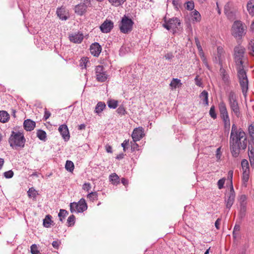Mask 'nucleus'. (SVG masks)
Listing matches in <instances>:
<instances>
[{"label":"nucleus","mask_w":254,"mask_h":254,"mask_svg":"<svg viewBox=\"0 0 254 254\" xmlns=\"http://www.w3.org/2000/svg\"><path fill=\"white\" fill-rule=\"evenodd\" d=\"M245 48L241 45L236 46L234 49V59L236 68L237 71V76L239 80L242 92L246 95L248 89V79L246 71L243 65L244 63V55Z\"/></svg>","instance_id":"nucleus-1"},{"label":"nucleus","mask_w":254,"mask_h":254,"mask_svg":"<svg viewBox=\"0 0 254 254\" xmlns=\"http://www.w3.org/2000/svg\"><path fill=\"white\" fill-rule=\"evenodd\" d=\"M247 139L245 132L242 128H238L235 124H233L230 137V146L232 155L237 157L240 150H245L247 146Z\"/></svg>","instance_id":"nucleus-2"},{"label":"nucleus","mask_w":254,"mask_h":254,"mask_svg":"<svg viewBox=\"0 0 254 254\" xmlns=\"http://www.w3.org/2000/svg\"><path fill=\"white\" fill-rule=\"evenodd\" d=\"M228 101L232 115H234L238 118L242 116L240 107L238 103V98L236 93L231 91L228 94Z\"/></svg>","instance_id":"nucleus-3"},{"label":"nucleus","mask_w":254,"mask_h":254,"mask_svg":"<svg viewBox=\"0 0 254 254\" xmlns=\"http://www.w3.org/2000/svg\"><path fill=\"white\" fill-rule=\"evenodd\" d=\"M26 140L22 132L12 131L9 138L8 142L12 148H23L24 146Z\"/></svg>","instance_id":"nucleus-4"},{"label":"nucleus","mask_w":254,"mask_h":254,"mask_svg":"<svg viewBox=\"0 0 254 254\" xmlns=\"http://www.w3.org/2000/svg\"><path fill=\"white\" fill-rule=\"evenodd\" d=\"M134 22L131 19L125 15L119 23V28L121 32L124 34L130 33L133 28Z\"/></svg>","instance_id":"nucleus-5"},{"label":"nucleus","mask_w":254,"mask_h":254,"mask_svg":"<svg viewBox=\"0 0 254 254\" xmlns=\"http://www.w3.org/2000/svg\"><path fill=\"white\" fill-rule=\"evenodd\" d=\"M70 210L71 213H81L87 209V204L85 199L81 198L78 202H71L70 203Z\"/></svg>","instance_id":"nucleus-6"},{"label":"nucleus","mask_w":254,"mask_h":254,"mask_svg":"<svg viewBox=\"0 0 254 254\" xmlns=\"http://www.w3.org/2000/svg\"><path fill=\"white\" fill-rule=\"evenodd\" d=\"M164 23L163 26L166 29L175 31L181 24L180 20L177 17H173L167 19L166 17L164 18Z\"/></svg>","instance_id":"nucleus-7"},{"label":"nucleus","mask_w":254,"mask_h":254,"mask_svg":"<svg viewBox=\"0 0 254 254\" xmlns=\"http://www.w3.org/2000/svg\"><path fill=\"white\" fill-rule=\"evenodd\" d=\"M95 71L96 79L98 82H104L109 77V75L103 65L96 66L95 68Z\"/></svg>","instance_id":"nucleus-8"},{"label":"nucleus","mask_w":254,"mask_h":254,"mask_svg":"<svg viewBox=\"0 0 254 254\" xmlns=\"http://www.w3.org/2000/svg\"><path fill=\"white\" fill-rule=\"evenodd\" d=\"M232 35L235 37H242L244 35V28L242 23L239 21H235L232 26Z\"/></svg>","instance_id":"nucleus-9"},{"label":"nucleus","mask_w":254,"mask_h":254,"mask_svg":"<svg viewBox=\"0 0 254 254\" xmlns=\"http://www.w3.org/2000/svg\"><path fill=\"white\" fill-rule=\"evenodd\" d=\"M235 198V193L233 186L230 187V191L228 192L225 193V203H226V206L227 208L230 209L231 206L234 203Z\"/></svg>","instance_id":"nucleus-10"},{"label":"nucleus","mask_w":254,"mask_h":254,"mask_svg":"<svg viewBox=\"0 0 254 254\" xmlns=\"http://www.w3.org/2000/svg\"><path fill=\"white\" fill-rule=\"evenodd\" d=\"M114 27V23L111 20H106L100 26L103 33H107L111 31Z\"/></svg>","instance_id":"nucleus-11"},{"label":"nucleus","mask_w":254,"mask_h":254,"mask_svg":"<svg viewBox=\"0 0 254 254\" xmlns=\"http://www.w3.org/2000/svg\"><path fill=\"white\" fill-rule=\"evenodd\" d=\"M143 135L144 134L142 128L138 127L134 129L131 134V137L133 141L136 142L140 140L143 137Z\"/></svg>","instance_id":"nucleus-12"},{"label":"nucleus","mask_w":254,"mask_h":254,"mask_svg":"<svg viewBox=\"0 0 254 254\" xmlns=\"http://www.w3.org/2000/svg\"><path fill=\"white\" fill-rule=\"evenodd\" d=\"M59 131L64 141H67L69 139V132L66 125H62L60 126L59 127Z\"/></svg>","instance_id":"nucleus-13"},{"label":"nucleus","mask_w":254,"mask_h":254,"mask_svg":"<svg viewBox=\"0 0 254 254\" xmlns=\"http://www.w3.org/2000/svg\"><path fill=\"white\" fill-rule=\"evenodd\" d=\"M225 60L224 51L221 47L217 48V55L215 58L216 62H218L221 67L222 66L223 62Z\"/></svg>","instance_id":"nucleus-14"},{"label":"nucleus","mask_w":254,"mask_h":254,"mask_svg":"<svg viewBox=\"0 0 254 254\" xmlns=\"http://www.w3.org/2000/svg\"><path fill=\"white\" fill-rule=\"evenodd\" d=\"M101 50V47L98 43H93L90 46V53L94 56L98 57L100 54Z\"/></svg>","instance_id":"nucleus-15"},{"label":"nucleus","mask_w":254,"mask_h":254,"mask_svg":"<svg viewBox=\"0 0 254 254\" xmlns=\"http://www.w3.org/2000/svg\"><path fill=\"white\" fill-rule=\"evenodd\" d=\"M35 122L31 120L30 119H27L24 121L23 123L24 127L27 131H31L33 130L35 127Z\"/></svg>","instance_id":"nucleus-16"},{"label":"nucleus","mask_w":254,"mask_h":254,"mask_svg":"<svg viewBox=\"0 0 254 254\" xmlns=\"http://www.w3.org/2000/svg\"><path fill=\"white\" fill-rule=\"evenodd\" d=\"M69 40L71 42L74 43H80L83 39L82 34L77 33L69 36Z\"/></svg>","instance_id":"nucleus-17"},{"label":"nucleus","mask_w":254,"mask_h":254,"mask_svg":"<svg viewBox=\"0 0 254 254\" xmlns=\"http://www.w3.org/2000/svg\"><path fill=\"white\" fill-rule=\"evenodd\" d=\"M170 89L172 90L176 89L177 88L181 87L182 85L181 80L178 78H173L170 84Z\"/></svg>","instance_id":"nucleus-18"},{"label":"nucleus","mask_w":254,"mask_h":254,"mask_svg":"<svg viewBox=\"0 0 254 254\" xmlns=\"http://www.w3.org/2000/svg\"><path fill=\"white\" fill-rule=\"evenodd\" d=\"M218 109L220 116L228 115L226 105L224 101H221L218 104Z\"/></svg>","instance_id":"nucleus-19"},{"label":"nucleus","mask_w":254,"mask_h":254,"mask_svg":"<svg viewBox=\"0 0 254 254\" xmlns=\"http://www.w3.org/2000/svg\"><path fill=\"white\" fill-rule=\"evenodd\" d=\"M74 10L75 13L78 15H81L86 11V5L84 3H80L75 7Z\"/></svg>","instance_id":"nucleus-20"},{"label":"nucleus","mask_w":254,"mask_h":254,"mask_svg":"<svg viewBox=\"0 0 254 254\" xmlns=\"http://www.w3.org/2000/svg\"><path fill=\"white\" fill-rule=\"evenodd\" d=\"M57 14L60 19L62 20H66L68 18L65 13L64 8L63 7L58 8L57 10Z\"/></svg>","instance_id":"nucleus-21"},{"label":"nucleus","mask_w":254,"mask_h":254,"mask_svg":"<svg viewBox=\"0 0 254 254\" xmlns=\"http://www.w3.org/2000/svg\"><path fill=\"white\" fill-rule=\"evenodd\" d=\"M106 106V104L104 102H99L95 107V112L97 114H99L104 110Z\"/></svg>","instance_id":"nucleus-22"},{"label":"nucleus","mask_w":254,"mask_h":254,"mask_svg":"<svg viewBox=\"0 0 254 254\" xmlns=\"http://www.w3.org/2000/svg\"><path fill=\"white\" fill-rule=\"evenodd\" d=\"M9 118V115L7 112L4 111H0V122L1 123L6 122Z\"/></svg>","instance_id":"nucleus-23"},{"label":"nucleus","mask_w":254,"mask_h":254,"mask_svg":"<svg viewBox=\"0 0 254 254\" xmlns=\"http://www.w3.org/2000/svg\"><path fill=\"white\" fill-rule=\"evenodd\" d=\"M247 10L249 13L254 16V0H250L247 3Z\"/></svg>","instance_id":"nucleus-24"},{"label":"nucleus","mask_w":254,"mask_h":254,"mask_svg":"<svg viewBox=\"0 0 254 254\" xmlns=\"http://www.w3.org/2000/svg\"><path fill=\"white\" fill-rule=\"evenodd\" d=\"M200 98L203 100L205 105H208V94L206 90H203L200 94Z\"/></svg>","instance_id":"nucleus-25"},{"label":"nucleus","mask_w":254,"mask_h":254,"mask_svg":"<svg viewBox=\"0 0 254 254\" xmlns=\"http://www.w3.org/2000/svg\"><path fill=\"white\" fill-rule=\"evenodd\" d=\"M109 180L113 185H117L119 183V177L116 173H112L110 175Z\"/></svg>","instance_id":"nucleus-26"},{"label":"nucleus","mask_w":254,"mask_h":254,"mask_svg":"<svg viewBox=\"0 0 254 254\" xmlns=\"http://www.w3.org/2000/svg\"><path fill=\"white\" fill-rule=\"evenodd\" d=\"M52 216L50 215L46 216L45 219L43 220V225L45 227L49 228L51 225V223L53 221L51 220Z\"/></svg>","instance_id":"nucleus-27"},{"label":"nucleus","mask_w":254,"mask_h":254,"mask_svg":"<svg viewBox=\"0 0 254 254\" xmlns=\"http://www.w3.org/2000/svg\"><path fill=\"white\" fill-rule=\"evenodd\" d=\"M37 136L41 140L45 141L46 138V133L45 131L39 129L37 132Z\"/></svg>","instance_id":"nucleus-28"},{"label":"nucleus","mask_w":254,"mask_h":254,"mask_svg":"<svg viewBox=\"0 0 254 254\" xmlns=\"http://www.w3.org/2000/svg\"><path fill=\"white\" fill-rule=\"evenodd\" d=\"M249 157L250 163L252 167L254 168V149L252 148L251 150H250V148H249Z\"/></svg>","instance_id":"nucleus-29"},{"label":"nucleus","mask_w":254,"mask_h":254,"mask_svg":"<svg viewBox=\"0 0 254 254\" xmlns=\"http://www.w3.org/2000/svg\"><path fill=\"white\" fill-rule=\"evenodd\" d=\"M220 71L221 72V76L223 80L226 83H227L229 82V76L227 73L226 72L225 70L221 67L220 69Z\"/></svg>","instance_id":"nucleus-30"},{"label":"nucleus","mask_w":254,"mask_h":254,"mask_svg":"<svg viewBox=\"0 0 254 254\" xmlns=\"http://www.w3.org/2000/svg\"><path fill=\"white\" fill-rule=\"evenodd\" d=\"M87 197L90 201H94L98 199V193L96 191L90 192L87 194Z\"/></svg>","instance_id":"nucleus-31"},{"label":"nucleus","mask_w":254,"mask_h":254,"mask_svg":"<svg viewBox=\"0 0 254 254\" xmlns=\"http://www.w3.org/2000/svg\"><path fill=\"white\" fill-rule=\"evenodd\" d=\"M126 0H108L109 2L113 6H119L122 5Z\"/></svg>","instance_id":"nucleus-32"},{"label":"nucleus","mask_w":254,"mask_h":254,"mask_svg":"<svg viewBox=\"0 0 254 254\" xmlns=\"http://www.w3.org/2000/svg\"><path fill=\"white\" fill-rule=\"evenodd\" d=\"M65 168L66 170L69 172H72L74 169V164L71 161L67 160L66 162Z\"/></svg>","instance_id":"nucleus-33"},{"label":"nucleus","mask_w":254,"mask_h":254,"mask_svg":"<svg viewBox=\"0 0 254 254\" xmlns=\"http://www.w3.org/2000/svg\"><path fill=\"white\" fill-rule=\"evenodd\" d=\"M68 212L64 209H60V212L58 214V216L60 218V220L61 222L63 221V220L67 215Z\"/></svg>","instance_id":"nucleus-34"},{"label":"nucleus","mask_w":254,"mask_h":254,"mask_svg":"<svg viewBox=\"0 0 254 254\" xmlns=\"http://www.w3.org/2000/svg\"><path fill=\"white\" fill-rule=\"evenodd\" d=\"M89 62L88 58L84 57L81 59L80 61V66L82 68H86L87 66V64Z\"/></svg>","instance_id":"nucleus-35"},{"label":"nucleus","mask_w":254,"mask_h":254,"mask_svg":"<svg viewBox=\"0 0 254 254\" xmlns=\"http://www.w3.org/2000/svg\"><path fill=\"white\" fill-rule=\"evenodd\" d=\"M107 104L110 108L116 109L118 104V102L115 100H110L107 102Z\"/></svg>","instance_id":"nucleus-36"},{"label":"nucleus","mask_w":254,"mask_h":254,"mask_svg":"<svg viewBox=\"0 0 254 254\" xmlns=\"http://www.w3.org/2000/svg\"><path fill=\"white\" fill-rule=\"evenodd\" d=\"M241 165L243 169V171H250L249 170V164L248 161L246 159L242 160L241 162Z\"/></svg>","instance_id":"nucleus-37"},{"label":"nucleus","mask_w":254,"mask_h":254,"mask_svg":"<svg viewBox=\"0 0 254 254\" xmlns=\"http://www.w3.org/2000/svg\"><path fill=\"white\" fill-rule=\"evenodd\" d=\"M29 197L35 198L38 195L37 191L33 188H31L27 191Z\"/></svg>","instance_id":"nucleus-38"},{"label":"nucleus","mask_w":254,"mask_h":254,"mask_svg":"<svg viewBox=\"0 0 254 254\" xmlns=\"http://www.w3.org/2000/svg\"><path fill=\"white\" fill-rule=\"evenodd\" d=\"M192 13L193 14L192 15V17L193 21H199L201 19V16L199 13L197 11L194 10V11L192 12Z\"/></svg>","instance_id":"nucleus-39"},{"label":"nucleus","mask_w":254,"mask_h":254,"mask_svg":"<svg viewBox=\"0 0 254 254\" xmlns=\"http://www.w3.org/2000/svg\"><path fill=\"white\" fill-rule=\"evenodd\" d=\"M247 210V203H240V213L241 217H243L245 215Z\"/></svg>","instance_id":"nucleus-40"},{"label":"nucleus","mask_w":254,"mask_h":254,"mask_svg":"<svg viewBox=\"0 0 254 254\" xmlns=\"http://www.w3.org/2000/svg\"><path fill=\"white\" fill-rule=\"evenodd\" d=\"M75 217L74 215H71L68 217L67 220V223L68 226H72L74 225L75 223Z\"/></svg>","instance_id":"nucleus-41"},{"label":"nucleus","mask_w":254,"mask_h":254,"mask_svg":"<svg viewBox=\"0 0 254 254\" xmlns=\"http://www.w3.org/2000/svg\"><path fill=\"white\" fill-rule=\"evenodd\" d=\"M250 171H244L242 174V180L244 184L248 182L249 179Z\"/></svg>","instance_id":"nucleus-42"},{"label":"nucleus","mask_w":254,"mask_h":254,"mask_svg":"<svg viewBox=\"0 0 254 254\" xmlns=\"http://www.w3.org/2000/svg\"><path fill=\"white\" fill-rule=\"evenodd\" d=\"M31 253L32 254H41L40 251L38 250V248L36 245L33 244L31 247Z\"/></svg>","instance_id":"nucleus-43"},{"label":"nucleus","mask_w":254,"mask_h":254,"mask_svg":"<svg viewBox=\"0 0 254 254\" xmlns=\"http://www.w3.org/2000/svg\"><path fill=\"white\" fill-rule=\"evenodd\" d=\"M210 116L213 119H215L217 118V114L215 113V106H212L209 110Z\"/></svg>","instance_id":"nucleus-44"},{"label":"nucleus","mask_w":254,"mask_h":254,"mask_svg":"<svg viewBox=\"0 0 254 254\" xmlns=\"http://www.w3.org/2000/svg\"><path fill=\"white\" fill-rule=\"evenodd\" d=\"M117 113L121 115H125L127 114V111L123 106H120L117 110Z\"/></svg>","instance_id":"nucleus-45"},{"label":"nucleus","mask_w":254,"mask_h":254,"mask_svg":"<svg viewBox=\"0 0 254 254\" xmlns=\"http://www.w3.org/2000/svg\"><path fill=\"white\" fill-rule=\"evenodd\" d=\"M199 55L201 58V60L202 61L203 64H205V65L208 68L209 67V65H208V64L207 63V60L204 56V54L203 53V51H202L201 52H199Z\"/></svg>","instance_id":"nucleus-46"},{"label":"nucleus","mask_w":254,"mask_h":254,"mask_svg":"<svg viewBox=\"0 0 254 254\" xmlns=\"http://www.w3.org/2000/svg\"><path fill=\"white\" fill-rule=\"evenodd\" d=\"M249 49L250 54L254 56V40H252L250 42Z\"/></svg>","instance_id":"nucleus-47"},{"label":"nucleus","mask_w":254,"mask_h":254,"mask_svg":"<svg viewBox=\"0 0 254 254\" xmlns=\"http://www.w3.org/2000/svg\"><path fill=\"white\" fill-rule=\"evenodd\" d=\"M14 173L12 170H9L3 173V175L6 179H10L13 176Z\"/></svg>","instance_id":"nucleus-48"},{"label":"nucleus","mask_w":254,"mask_h":254,"mask_svg":"<svg viewBox=\"0 0 254 254\" xmlns=\"http://www.w3.org/2000/svg\"><path fill=\"white\" fill-rule=\"evenodd\" d=\"M225 182V179L224 178L220 179L217 182V186L219 189L221 190L224 187V185Z\"/></svg>","instance_id":"nucleus-49"},{"label":"nucleus","mask_w":254,"mask_h":254,"mask_svg":"<svg viewBox=\"0 0 254 254\" xmlns=\"http://www.w3.org/2000/svg\"><path fill=\"white\" fill-rule=\"evenodd\" d=\"M186 8L189 10H191L194 8V3L192 1H188L186 3Z\"/></svg>","instance_id":"nucleus-50"},{"label":"nucleus","mask_w":254,"mask_h":254,"mask_svg":"<svg viewBox=\"0 0 254 254\" xmlns=\"http://www.w3.org/2000/svg\"><path fill=\"white\" fill-rule=\"evenodd\" d=\"M194 80H195V84L197 86H198L199 87H201L202 86V83L201 79L200 78L198 75H197L195 77V78L194 79Z\"/></svg>","instance_id":"nucleus-51"},{"label":"nucleus","mask_w":254,"mask_h":254,"mask_svg":"<svg viewBox=\"0 0 254 254\" xmlns=\"http://www.w3.org/2000/svg\"><path fill=\"white\" fill-rule=\"evenodd\" d=\"M233 171L232 170H230L228 172V179L229 180L230 183V187L233 186Z\"/></svg>","instance_id":"nucleus-52"},{"label":"nucleus","mask_w":254,"mask_h":254,"mask_svg":"<svg viewBox=\"0 0 254 254\" xmlns=\"http://www.w3.org/2000/svg\"><path fill=\"white\" fill-rule=\"evenodd\" d=\"M91 185L89 183H84L82 187L83 190L86 191H89V190L91 189Z\"/></svg>","instance_id":"nucleus-53"},{"label":"nucleus","mask_w":254,"mask_h":254,"mask_svg":"<svg viewBox=\"0 0 254 254\" xmlns=\"http://www.w3.org/2000/svg\"><path fill=\"white\" fill-rule=\"evenodd\" d=\"M131 149L132 151L138 150L139 146L136 142L133 141V142H131Z\"/></svg>","instance_id":"nucleus-54"},{"label":"nucleus","mask_w":254,"mask_h":254,"mask_svg":"<svg viewBox=\"0 0 254 254\" xmlns=\"http://www.w3.org/2000/svg\"><path fill=\"white\" fill-rule=\"evenodd\" d=\"M51 116V113L48 111L47 109H45V113H44V116L43 117V119L45 121H46Z\"/></svg>","instance_id":"nucleus-55"},{"label":"nucleus","mask_w":254,"mask_h":254,"mask_svg":"<svg viewBox=\"0 0 254 254\" xmlns=\"http://www.w3.org/2000/svg\"><path fill=\"white\" fill-rule=\"evenodd\" d=\"M129 145V140H125L122 143V146L123 147V150L124 151H126V147Z\"/></svg>","instance_id":"nucleus-56"},{"label":"nucleus","mask_w":254,"mask_h":254,"mask_svg":"<svg viewBox=\"0 0 254 254\" xmlns=\"http://www.w3.org/2000/svg\"><path fill=\"white\" fill-rule=\"evenodd\" d=\"M223 123L230 121L229 115L220 116Z\"/></svg>","instance_id":"nucleus-57"},{"label":"nucleus","mask_w":254,"mask_h":254,"mask_svg":"<svg viewBox=\"0 0 254 254\" xmlns=\"http://www.w3.org/2000/svg\"><path fill=\"white\" fill-rule=\"evenodd\" d=\"M247 197L245 195H242L240 198V203H247Z\"/></svg>","instance_id":"nucleus-58"},{"label":"nucleus","mask_w":254,"mask_h":254,"mask_svg":"<svg viewBox=\"0 0 254 254\" xmlns=\"http://www.w3.org/2000/svg\"><path fill=\"white\" fill-rule=\"evenodd\" d=\"M221 221V218H218L215 222V226L217 230H219L220 229Z\"/></svg>","instance_id":"nucleus-59"},{"label":"nucleus","mask_w":254,"mask_h":254,"mask_svg":"<svg viewBox=\"0 0 254 254\" xmlns=\"http://www.w3.org/2000/svg\"><path fill=\"white\" fill-rule=\"evenodd\" d=\"M165 58L166 60H170L174 58V56L171 53H167L165 55Z\"/></svg>","instance_id":"nucleus-60"},{"label":"nucleus","mask_w":254,"mask_h":254,"mask_svg":"<svg viewBox=\"0 0 254 254\" xmlns=\"http://www.w3.org/2000/svg\"><path fill=\"white\" fill-rule=\"evenodd\" d=\"M221 148L220 147H219L216 150V158L219 160L220 159V157H221Z\"/></svg>","instance_id":"nucleus-61"},{"label":"nucleus","mask_w":254,"mask_h":254,"mask_svg":"<svg viewBox=\"0 0 254 254\" xmlns=\"http://www.w3.org/2000/svg\"><path fill=\"white\" fill-rule=\"evenodd\" d=\"M60 242L58 241H53L52 245L53 247L56 249H58L59 247Z\"/></svg>","instance_id":"nucleus-62"},{"label":"nucleus","mask_w":254,"mask_h":254,"mask_svg":"<svg viewBox=\"0 0 254 254\" xmlns=\"http://www.w3.org/2000/svg\"><path fill=\"white\" fill-rule=\"evenodd\" d=\"M240 228H241V227H240V225L236 224L234 227V231L235 232H236L237 233H239V232L240 231Z\"/></svg>","instance_id":"nucleus-63"},{"label":"nucleus","mask_w":254,"mask_h":254,"mask_svg":"<svg viewBox=\"0 0 254 254\" xmlns=\"http://www.w3.org/2000/svg\"><path fill=\"white\" fill-rule=\"evenodd\" d=\"M106 150L108 153H112V147L110 145H107L106 146Z\"/></svg>","instance_id":"nucleus-64"}]
</instances>
